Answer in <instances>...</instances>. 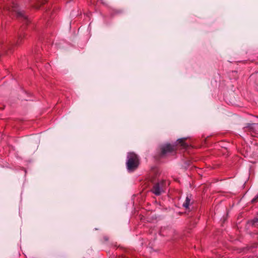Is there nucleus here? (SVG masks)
<instances>
[{
  "label": "nucleus",
  "mask_w": 258,
  "mask_h": 258,
  "mask_svg": "<svg viewBox=\"0 0 258 258\" xmlns=\"http://www.w3.org/2000/svg\"><path fill=\"white\" fill-rule=\"evenodd\" d=\"M139 164L138 156L134 153H130L127 155L126 162L127 168L128 171H133L137 168Z\"/></svg>",
  "instance_id": "1"
},
{
  "label": "nucleus",
  "mask_w": 258,
  "mask_h": 258,
  "mask_svg": "<svg viewBox=\"0 0 258 258\" xmlns=\"http://www.w3.org/2000/svg\"><path fill=\"white\" fill-rule=\"evenodd\" d=\"M9 11H14L17 14V16L19 17H22L24 20L27 19V16L24 15L23 11H19L17 8V4L13 2L11 4V8L10 7H8L6 8Z\"/></svg>",
  "instance_id": "2"
},
{
  "label": "nucleus",
  "mask_w": 258,
  "mask_h": 258,
  "mask_svg": "<svg viewBox=\"0 0 258 258\" xmlns=\"http://www.w3.org/2000/svg\"><path fill=\"white\" fill-rule=\"evenodd\" d=\"M164 186V182L161 181L156 183L152 189V192L156 195L159 196L163 192V187Z\"/></svg>",
  "instance_id": "3"
},
{
  "label": "nucleus",
  "mask_w": 258,
  "mask_h": 258,
  "mask_svg": "<svg viewBox=\"0 0 258 258\" xmlns=\"http://www.w3.org/2000/svg\"><path fill=\"white\" fill-rule=\"evenodd\" d=\"M245 132H249L251 134H258V123H252L244 127Z\"/></svg>",
  "instance_id": "4"
},
{
  "label": "nucleus",
  "mask_w": 258,
  "mask_h": 258,
  "mask_svg": "<svg viewBox=\"0 0 258 258\" xmlns=\"http://www.w3.org/2000/svg\"><path fill=\"white\" fill-rule=\"evenodd\" d=\"M174 149V147L170 144H166L161 148L162 155H164L166 154L172 152Z\"/></svg>",
  "instance_id": "5"
},
{
  "label": "nucleus",
  "mask_w": 258,
  "mask_h": 258,
  "mask_svg": "<svg viewBox=\"0 0 258 258\" xmlns=\"http://www.w3.org/2000/svg\"><path fill=\"white\" fill-rule=\"evenodd\" d=\"M185 138L180 139L177 141V143L180 145L183 148H186L188 145L184 142Z\"/></svg>",
  "instance_id": "6"
},
{
  "label": "nucleus",
  "mask_w": 258,
  "mask_h": 258,
  "mask_svg": "<svg viewBox=\"0 0 258 258\" xmlns=\"http://www.w3.org/2000/svg\"><path fill=\"white\" fill-rule=\"evenodd\" d=\"M190 199L188 197H186L185 202L183 204V207L185 209H188L190 204Z\"/></svg>",
  "instance_id": "7"
},
{
  "label": "nucleus",
  "mask_w": 258,
  "mask_h": 258,
  "mask_svg": "<svg viewBox=\"0 0 258 258\" xmlns=\"http://www.w3.org/2000/svg\"><path fill=\"white\" fill-rule=\"evenodd\" d=\"M46 2V0H39L38 4L36 6V8H38L40 5L44 4Z\"/></svg>",
  "instance_id": "8"
},
{
  "label": "nucleus",
  "mask_w": 258,
  "mask_h": 258,
  "mask_svg": "<svg viewBox=\"0 0 258 258\" xmlns=\"http://www.w3.org/2000/svg\"><path fill=\"white\" fill-rule=\"evenodd\" d=\"M258 199V195L251 200L252 203H255L257 201Z\"/></svg>",
  "instance_id": "9"
},
{
  "label": "nucleus",
  "mask_w": 258,
  "mask_h": 258,
  "mask_svg": "<svg viewBox=\"0 0 258 258\" xmlns=\"http://www.w3.org/2000/svg\"><path fill=\"white\" fill-rule=\"evenodd\" d=\"M258 199V195L251 200L252 203H255L257 201Z\"/></svg>",
  "instance_id": "10"
},
{
  "label": "nucleus",
  "mask_w": 258,
  "mask_h": 258,
  "mask_svg": "<svg viewBox=\"0 0 258 258\" xmlns=\"http://www.w3.org/2000/svg\"><path fill=\"white\" fill-rule=\"evenodd\" d=\"M258 199V195L251 200L252 203H255L257 201Z\"/></svg>",
  "instance_id": "11"
},
{
  "label": "nucleus",
  "mask_w": 258,
  "mask_h": 258,
  "mask_svg": "<svg viewBox=\"0 0 258 258\" xmlns=\"http://www.w3.org/2000/svg\"><path fill=\"white\" fill-rule=\"evenodd\" d=\"M252 221H253V224H255V223L258 222V218H254Z\"/></svg>",
  "instance_id": "12"
}]
</instances>
